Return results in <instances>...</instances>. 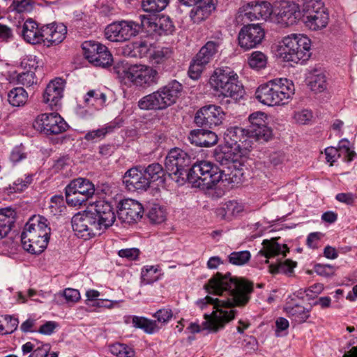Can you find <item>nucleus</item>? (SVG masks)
I'll list each match as a JSON object with an SVG mask.
<instances>
[{"mask_svg": "<svg viewBox=\"0 0 357 357\" xmlns=\"http://www.w3.org/2000/svg\"><path fill=\"white\" fill-rule=\"evenodd\" d=\"M120 76L134 85L141 87H149L156 84L159 75L157 70L151 66L144 64H134L123 66L118 70Z\"/></svg>", "mask_w": 357, "mask_h": 357, "instance_id": "nucleus-9", "label": "nucleus"}, {"mask_svg": "<svg viewBox=\"0 0 357 357\" xmlns=\"http://www.w3.org/2000/svg\"><path fill=\"white\" fill-rule=\"evenodd\" d=\"M63 296L68 303H76L81 298L79 291L73 288L65 289L63 291Z\"/></svg>", "mask_w": 357, "mask_h": 357, "instance_id": "nucleus-57", "label": "nucleus"}, {"mask_svg": "<svg viewBox=\"0 0 357 357\" xmlns=\"http://www.w3.org/2000/svg\"><path fill=\"white\" fill-rule=\"evenodd\" d=\"M42 33H43V42L47 41L51 45H57L65 38L67 29L63 24H50L42 26Z\"/></svg>", "mask_w": 357, "mask_h": 357, "instance_id": "nucleus-25", "label": "nucleus"}, {"mask_svg": "<svg viewBox=\"0 0 357 357\" xmlns=\"http://www.w3.org/2000/svg\"><path fill=\"white\" fill-rule=\"evenodd\" d=\"M139 20L141 22L140 24H139L140 30L142 29L155 30L158 27V17L155 16L141 15L139 16Z\"/></svg>", "mask_w": 357, "mask_h": 357, "instance_id": "nucleus-53", "label": "nucleus"}, {"mask_svg": "<svg viewBox=\"0 0 357 357\" xmlns=\"http://www.w3.org/2000/svg\"><path fill=\"white\" fill-rule=\"evenodd\" d=\"M325 155L326 161L329 162L331 165H333V163L341 156L340 150L333 146L327 147L325 149Z\"/></svg>", "mask_w": 357, "mask_h": 357, "instance_id": "nucleus-60", "label": "nucleus"}, {"mask_svg": "<svg viewBox=\"0 0 357 357\" xmlns=\"http://www.w3.org/2000/svg\"><path fill=\"white\" fill-rule=\"evenodd\" d=\"M33 126L45 135H58L66 131L68 126L59 114L50 113L38 116Z\"/></svg>", "mask_w": 357, "mask_h": 357, "instance_id": "nucleus-14", "label": "nucleus"}, {"mask_svg": "<svg viewBox=\"0 0 357 357\" xmlns=\"http://www.w3.org/2000/svg\"><path fill=\"white\" fill-rule=\"evenodd\" d=\"M82 49L85 58L95 66L106 68L112 65V55L106 46L94 41H85Z\"/></svg>", "mask_w": 357, "mask_h": 357, "instance_id": "nucleus-13", "label": "nucleus"}, {"mask_svg": "<svg viewBox=\"0 0 357 357\" xmlns=\"http://www.w3.org/2000/svg\"><path fill=\"white\" fill-rule=\"evenodd\" d=\"M51 346L50 344H34L27 342L22 347L23 354L31 353L28 357H48Z\"/></svg>", "mask_w": 357, "mask_h": 357, "instance_id": "nucleus-31", "label": "nucleus"}, {"mask_svg": "<svg viewBox=\"0 0 357 357\" xmlns=\"http://www.w3.org/2000/svg\"><path fill=\"white\" fill-rule=\"evenodd\" d=\"M34 6L33 0H13L11 7L19 13H31Z\"/></svg>", "mask_w": 357, "mask_h": 357, "instance_id": "nucleus-47", "label": "nucleus"}, {"mask_svg": "<svg viewBox=\"0 0 357 357\" xmlns=\"http://www.w3.org/2000/svg\"><path fill=\"white\" fill-rule=\"evenodd\" d=\"M139 31V24L133 21H121L109 24L105 29V36L112 42H124L136 36Z\"/></svg>", "mask_w": 357, "mask_h": 357, "instance_id": "nucleus-12", "label": "nucleus"}, {"mask_svg": "<svg viewBox=\"0 0 357 357\" xmlns=\"http://www.w3.org/2000/svg\"><path fill=\"white\" fill-rule=\"evenodd\" d=\"M205 289L208 294L225 298L219 299L206 296L197 301L202 310L212 305V312L204 314L203 326L204 329L216 333L234 319L236 310L234 307H243L248 303L253 286L243 279L232 277L229 273L225 275L217 273L208 280Z\"/></svg>", "mask_w": 357, "mask_h": 357, "instance_id": "nucleus-1", "label": "nucleus"}, {"mask_svg": "<svg viewBox=\"0 0 357 357\" xmlns=\"http://www.w3.org/2000/svg\"><path fill=\"white\" fill-rule=\"evenodd\" d=\"M222 45V38L221 37H217L213 40H210L199 50L195 58H197L201 63L207 65L215 58Z\"/></svg>", "mask_w": 357, "mask_h": 357, "instance_id": "nucleus-24", "label": "nucleus"}, {"mask_svg": "<svg viewBox=\"0 0 357 357\" xmlns=\"http://www.w3.org/2000/svg\"><path fill=\"white\" fill-rule=\"evenodd\" d=\"M26 158L24 149L22 146L15 147L10 155V160L14 162H18Z\"/></svg>", "mask_w": 357, "mask_h": 357, "instance_id": "nucleus-62", "label": "nucleus"}, {"mask_svg": "<svg viewBox=\"0 0 357 357\" xmlns=\"http://www.w3.org/2000/svg\"><path fill=\"white\" fill-rule=\"evenodd\" d=\"M305 26L312 31H319L326 28L329 22V14L326 10H318L315 15L303 20Z\"/></svg>", "mask_w": 357, "mask_h": 357, "instance_id": "nucleus-30", "label": "nucleus"}, {"mask_svg": "<svg viewBox=\"0 0 357 357\" xmlns=\"http://www.w3.org/2000/svg\"><path fill=\"white\" fill-rule=\"evenodd\" d=\"M310 89L315 93H321L327 88L326 77L324 73L312 74L308 84Z\"/></svg>", "mask_w": 357, "mask_h": 357, "instance_id": "nucleus-39", "label": "nucleus"}, {"mask_svg": "<svg viewBox=\"0 0 357 357\" xmlns=\"http://www.w3.org/2000/svg\"><path fill=\"white\" fill-rule=\"evenodd\" d=\"M94 192V185L89 180L84 178L74 179L66 188V202L72 206H80L91 198Z\"/></svg>", "mask_w": 357, "mask_h": 357, "instance_id": "nucleus-11", "label": "nucleus"}, {"mask_svg": "<svg viewBox=\"0 0 357 357\" xmlns=\"http://www.w3.org/2000/svg\"><path fill=\"white\" fill-rule=\"evenodd\" d=\"M277 53L284 61L303 63L311 56V40L303 34L291 33L284 36L279 43Z\"/></svg>", "mask_w": 357, "mask_h": 357, "instance_id": "nucleus-5", "label": "nucleus"}, {"mask_svg": "<svg viewBox=\"0 0 357 357\" xmlns=\"http://www.w3.org/2000/svg\"><path fill=\"white\" fill-rule=\"evenodd\" d=\"M148 218L152 223L160 224L166 219V212L158 204H154L149 211Z\"/></svg>", "mask_w": 357, "mask_h": 357, "instance_id": "nucleus-43", "label": "nucleus"}, {"mask_svg": "<svg viewBox=\"0 0 357 357\" xmlns=\"http://www.w3.org/2000/svg\"><path fill=\"white\" fill-rule=\"evenodd\" d=\"M301 10L299 2L282 1L275 10V22L282 26H289L301 19Z\"/></svg>", "mask_w": 357, "mask_h": 357, "instance_id": "nucleus-15", "label": "nucleus"}, {"mask_svg": "<svg viewBox=\"0 0 357 357\" xmlns=\"http://www.w3.org/2000/svg\"><path fill=\"white\" fill-rule=\"evenodd\" d=\"M28 94L22 87L14 88L8 94L9 103L14 107L24 105L26 102Z\"/></svg>", "mask_w": 357, "mask_h": 357, "instance_id": "nucleus-38", "label": "nucleus"}, {"mask_svg": "<svg viewBox=\"0 0 357 357\" xmlns=\"http://www.w3.org/2000/svg\"><path fill=\"white\" fill-rule=\"evenodd\" d=\"M154 317L159 322L165 323L172 317V312L169 309H160L154 314Z\"/></svg>", "mask_w": 357, "mask_h": 357, "instance_id": "nucleus-63", "label": "nucleus"}, {"mask_svg": "<svg viewBox=\"0 0 357 357\" xmlns=\"http://www.w3.org/2000/svg\"><path fill=\"white\" fill-rule=\"evenodd\" d=\"M16 217V212L10 207L0 209V239L10 231Z\"/></svg>", "mask_w": 357, "mask_h": 357, "instance_id": "nucleus-28", "label": "nucleus"}, {"mask_svg": "<svg viewBox=\"0 0 357 357\" xmlns=\"http://www.w3.org/2000/svg\"><path fill=\"white\" fill-rule=\"evenodd\" d=\"M222 179L220 169L211 162L202 160L190 169L186 180L195 188L211 189Z\"/></svg>", "mask_w": 357, "mask_h": 357, "instance_id": "nucleus-8", "label": "nucleus"}, {"mask_svg": "<svg viewBox=\"0 0 357 357\" xmlns=\"http://www.w3.org/2000/svg\"><path fill=\"white\" fill-rule=\"evenodd\" d=\"M116 220L114 207L105 200H98L83 213L72 218L75 234L84 240L90 239L111 227Z\"/></svg>", "mask_w": 357, "mask_h": 357, "instance_id": "nucleus-2", "label": "nucleus"}, {"mask_svg": "<svg viewBox=\"0 0 357 357\" xmlns=\"http://www.w3.org/2000/svg\"><path fill=\"white\" fill-rule=\"evenodd\" d=\"M190 163L191 157L188 153L179 148H174L167 155L165 165L168 174L176 182L182 184L187 178Z\"/></svg>", "mask_w": 357, "mask_h": 357, "instance_id": "nucleus-10", "label": "nucleus"}, {"mask_svg": "<svg viewBox=\"0 0 357 357\" xmlns=\"http://www.w3.org/2000/svg\"><path fill=\"white\" fill-rule=\"evenodd\" d=\"M312 112L307 109L296 111L294 114V119L301 125L307 124L312 119Z\"/></svg>", "mask_w": 357, "mask_h": 357, "instance_id": "nucleus-54", "label": "nucleus"}, {"mask_svg": "<svg viewBox=\"0 0 357 357\" xmlns=\"http://www.w3.org/2000/svg\"><path fill=\"white\" fill-rule=\"evenodd\" d=\"M248 120L250 122V126H249L248 129L259 128L260 126H263L264 125L268 124V123H267L268 116L263 112H253L252 114H251L249 116Z\"/></svg>", "mask_w": 357, "mask_h": 357, "instance_id": "nucleus-46", "label": "nucleus"}, {"mask_svg": "<svg viewBox=\"0 0 357 357\" xmlns=\"http://www.w3.org/2000/svg\"><path fill=\"white\" fill-rule=\"evenodd\" d=\"M296 262L289 259H286L284 262L278 261L277 264H272L269 266V271L272 274L280 272L291 271L296 266Z\"/></svg>", "mask_w": 357, "mask_h": 357, "instance_id": "nucleus-45", "label": "nucleus"}, {"mask_svg": "<svg viewBox=\"0 0 357 357\" xmlns=\"http://www.w3.org/2000/svg\"><path fill=\"white\" fill-rule=\"evenodd\" d=\"M248 130L249 138L252 139V146L255 142H259V143L267 142L273 137V131L268 126V124Z\"/></svg>", "mask_w": 357, "mask_h": 357, "instance_id": "nucleus-34", "label": "nucleus"}, {"mask_svg": "<svg viewBox=\"0 0 357 357\" xmlns=\"http://www.w3.org/2000/svg\"><path fill=\"white\" fill-rule=\"evenodd\" d=\"M107 100L106 95L100 90H90L84 98V103L86 107H93L98 110L103 107Z\"/></svg>", "mask_w": 357, "mask_h": 357, "instance_id": "nucleus-32", "label": "nucleus"}, {"mask_svg": "<svg viewBox=\"0 0 357 357\" xmlns=\"http://www.w3.org/2000/svg\"><path fill=\"white\" fill-rule=\"evenodd\" d=\"M265 31L259 24H250L243 26L238 36L239 46L245 50L255 48L261 43Z\"/></svg>", "mask_w": 357, "mask_h": 357, "instance_id": "nucleus-16", "label": "nucleus"}, {"mask_svg": "<svg viewBox=\"0 0 357 357\" xmlns=\"http://www.w3.org/2000/svg\"><path fill=\"white\" fill-rule=\"evenodd\" d=\"M222 181L228 183H239L242 181L243 172L241 169H237L236 163L220 169Z\"/></svg>", "mask_w": 357, "mask_h": 357, "instance_id": "nucleus-37", "label": "nucleus"}, {"mask_svg": "<svg viewBox=\"0 0 357 357\" xmlns=\"http://www.w3.org/2000/svg\"><path fill=\"white\" fill-rule=\"evenodd\" d=\"M206 66V65L204 63H201V62L199 61L198 59L195 57L189 67V77L195 80L199 79Z\"/></svg>", "mask_w": 357, "mask_h": 357, "instance_id": "nucleus-52", "label": "nucleus"}, {"mask_svg": "<svg viewBox=\"0 0 357 357\" xmlns=\"http://www.w3.org/2000/svg\"><path fill=\"white\" fill-rule=\"evenodd\" d=\"M188 139L192 144L195 146L210 147L217 144L218 138L214 132L197 129L190 132Z\"/></svg>", "mask_w": 357, "mask_h": 357, "instance_id": "nucleus-23", "label": "nucleus"}, {"mask_svg": "<svg viewBox=\"0 0 357 357\" xmlns=\"http://www.w3.org/2000/svg\"><path fill=\"white\" fill-rule=\"evenodd\" d=\"M18 84L26 86H30L36 82L35 75L33 72H24L17 76Z\"/></svg>", "mask_w": 357, "mask_h": 357, "instance_id": "nucleus-55", "label": "nucleus"}, {"mask_svg": "<svg viewBox=\"0 0 357 357\" xmlns=\"http://www.w3.org/2000/svg\"><path fill=\"white\" fill-rule=\"evenodd\" d=\"M144 174H146V178L149 181V187L151 183L158 182L162 184L165 182V171L159 163H153L147 167H144Z\"/></svg>", "mask_w": 357, "mask_h": 357, "instance_id": "nucleus-35", "label": "nucleus"}, {"mask_svg": "<svg viewBox=\"0 0 357 357\" xmlns=\"http://www.w3.org/2000/svg\"><path fill=\"white\" fill-rule=\"evenodd\" d=\"M209 84L219 97L237 100L244 93L238 75L228 67L216 68L210 77Z\"/></svg>", "mask_w": 357, "mask_h": 357, "instance_id": "nucleus-6", "label": "nucleus"}, {"mask_svg": "<svg viewBox=\"0 0 357 357\" xmlns=\"http://www.w3.org/2000/svg\"><path fill=\"white\" fill-rule=\"evenodd\" d=\"M123 183L130 191L146 190L149 188L146 174H144V167L142 166L133 167L127 170L123 177Z\"/></svg>", "mask_w": 357, "mask_h": 357, "instance_id": "nucleus-20", "label": "nucleus"}, {"mask_svg": "<svg viewBox=\"0 0 357 357\" xmlns=\"http://www.w3.org/2000/svg\"><path fill=\"white\" fill-rule=\"evenodd\" d=\"M158 26L166 33H172L174 28L172 22L167 16L158 18Z\"/></svg>", "mask_w": 357, "mask_h": 357, "instance_id": "nucleus-58", "label": "nucleus"}, {"mask_svg": "<svg viewBox=\"0 0 357 357\" xmlns=\"http://www.w3.org/2000/svg\"><path fill=\"white\" fill-rule=\"evenodd\" d=\"M293 82L286 78L271 79L261 84L255 92L256 98L268 106L288 104L294 94Z\"/></svg>", "mask_w": 357, "mask_h": 357, "instance_id": "nucleus-4", "label": "nucleus"}, {"mask_svg": "<svg viewBox=\"0 0 357 357\" xmlns=\"http://www.w3.org/2000/svg\"><path fill=\"white\" fill-rule=\"evenodd\" d=\"M143 212L142 205L136 200L127 199L120 203L119 215L123 222H135L142 218Z\"/></svg>", "mask_w": 357, "mask_h": 357, "instance_id": "nucleus-21", "label": "nucleus"}, {"mask_svg": "<svg viewBox=\"0 0 357 357\" xmlns=\"http://www.w3.org/2000/svg\"><path fill=\"white\" fill-rule=\"evenodd\" d=\"M172 55L171 48L164 47L155 50L151 54L150 59L154 64H162L168 60Z\"/></svg>", "mask_w": 357, "mask_h": 357, "instance_id": "nucleus-42", "label": "nucleus"}, {"mask_svg": "<svg viewBox=\"0 0 357 357\" xmlns=\"http://www.w3.org/2000/svg\"><path fill=\"white\" fill-rule=\"evenodd\" d=\"M22 36L24 40L30 44L35 45L43 42L42 26L39 28L38 24L32 19H29L24 22Z\"/></svg>", "mask_w": 357, "mask_h": 357, "instance_id": "nucleus-26", "label": "nucleus"}, {"mask_svg": "<svg viewBox=\"0 0 357 357\" xmlns=\"http://www.w3.org/2000/svg\"><path fill=\"white\" fill-rule=\"evenodd\" d=\"M215 158L217 162H218L221 165L225 166V167L235 163L234 158L232 157V153L222 149L215 150Z\"/></svg>", "mask_w": 357, "mask_h": 357, "instance_id": "nucleus-50", "label": "nucleus"}, {"mask_svg": "<svg viewBox=\"0 0 357 357\" xmlns=\"http://www.w3.org/2000/svg\"><path fill=\"white\" fill-rule=\"evenodd\" d=\"M263 250L259 252L266 258H271L282 255L284 257L289 252V248L286 244H280L275 239L264 240L262 243Z\"/></svg>", "mask_w": 357, "mask_h": 357, "instance_id": "nucleus-27", "label": "nucleus"}, {"mask_svg": "<svg viewBox=\"0 0 357 357\" xmlns=\"http://www.w3.org/2000/svg\"><path fill=\"white\" fill-rule=\"evenodd\" d=\"M273 11V7L268 1H251L239 8L240 15L250 21L267 20Z\"/></svg>", "mask_w": 357, "mask_h": 357, "instance_id": "nucleus-17", "label": "nucleus"}, {"mask_svg": "<svg viewBox=\"0 0 357 357\" xmlns=\"http://www.w3.org/2000/svg\"><path fill=\"white\" fill-rule=\"evenodd\" d=\"M289 315L292 316L297 322H304L310 317L309 310L301 305H295L288 310Z\"/></svg>", "mask_w": 357, "mask_h": 357, "instance_id": "nucleus-49", "label": "nucleus"}, {"mask_svg": "<svg viewBox=\"0 0 357 357\" xmlns=\"http://www.w3.org/2000/svg\"><path fill=\"white\" fill-rule=\"evenodd\" d=\"M169 3V0H143L142 6L147 13H158L163 10Z\"/></svg>", "mask_w": 357, "mask_h": 357, "instance_id": "nucleus-40", "label": "nucleus"}, {"mask_svg": "<svg viewBox=\"0 0 357 357\" xmlns=\"http://www.w3.org/2000/svg\"><path fill=\"white\" fill-rule=\"evenodd\" d=\"M302 2L301 15L303 20L307 18L310 15H315L318 10H326L324 3L321 0H296Z\"/></svg>", "mask_w": 357, "mask_h": 357, "instance_id": "nucleus-36", "label": "nucleus"}, {"mask_svg": "<svg viewBox=\"0 0 357 357\" xmlns=\"http://www.w3.org/2000/svg\"><path fill=\"white\" fill-rule=\"evenodd\" d=\"M1 319L5 323V328H6V332L10 334L15 331L18 326L19 321L17 318L13 317L10 315L2 316Z\"/></svg>", "mask_w": 357, "mask_h": 357, "instance_id": "nucleus-59", "label": "nucleus"}, {"mask_svg": "<svg viewBox=\"0 0 357 357\" xmlns=\"http://www.w3.org/2000/svg\"><path fill=\"white\" fill-rule=\"evenodd\" d=\"M158 268L153 266H145L142 271V282L144 284H152L158 280L156 275Z\"/></svg>", "mask_w": 357, "mask_h": 357, "instance_id": "nucleus-48", "label": "nucleus"}, {"mask_svg": "<svg viewBox=\"0 0 357 357\" xmlns=\"http://www.w3.org/2000/svg\"><path fill=\"white\" fill-rule=\"evenodd\" d=\"M149 51V45L144 43L141 42L139 43H137L135 45L133 52L135 56H139L140 58L144 57L147 55Z\"/></svg>", "mask_w": 357, "mask_h": 357, "instance_id": "nucleus-64", "label": "nucleus"}, {"mask_svg": "<svg viewBox=\"0 0 357 357\" xmlns=\"http://www.w3.org/2000/svg\"><path fill=\"white\" fill-rule=\"evenodd\" d=\"M63 206V197L62 195H54L50 199V208L54 215L61 211Z\"/></svg>", "mask_w": 357, "mask_h": 357, "instance_id": "nucleus-56", "label": "nucleus"}, {"mask_svg": "<svg viewBox=\"0 0 357 357\" xmlns=\"http://www.w3.org/2000/svg\"><path fill=\"white\" fill-rule=\"evenodd\" d=\"M243 210V206L236 201H229L225 204L218 209L217 214L222 219L230 220L231 218L238 215Z\"/></svg>", "mask_w": 357, "mask_h": 357, "instance_id": "nucleus-33", "label": "nucleus"}, {"mask_svg": "<svg viewBox=\"0 0 357 357\" xmlns=\"http://www.w3.org/2000/svg\"><path fill=\"white\" fill-rule=\"evenodd\" d=\"M182 89V85L178 82L172 80L156 91L142 98L138 102V106L144 110L165 109L176 102Z\"/></svg>", "mask_w": 357, "mask_h": 357, "instance_id": "nucleus-7", "label": "nucleus"}, {"mask_svg": "<svg viewBox=\"0 0 357 357\" xmlns=\"http://www.w3.org/2000/svg\"><path fill=\"white\" fill-rule=\"evenodd\" d=\"M224 139L229 146H236L239 151H247L252 149V139L249 138L248 130L238 126L227 129Z\"/></svg>", "mask_w": 357, "mask_h": 357, "instance_id": "nucleus-18", "label": "nucleus"}, {"mask_svg": "<svg viewBox=\"0 0 357 357\" xmlns=\"http://www.w3.org/2000/svg\"><path fill=\"white\" fill-rule=\"evenodd\" d=\"M120 124L116 121L106 123L102 128L89 131L84 135V139L88 142H98L103 139L107 134L113 132L120 128Z\"/></svg>", "mask_w": 357, "mask_h": 357, "instance_id": "nucleus-29", "label": "nucleus"}, {"mask_svg": "<svg viewBox=\"0 0 357 357\" xmlns=\"http://www.w3.org/2000/svg\"><path fill=\"white\" fill-rule=\"evenodd\" d=\"M251 255L248 250L233 252L228 256V261L233 265L243 266L250 259Z\"/></svg>", "mask_w": 357, "mask_h": 357, "instance_id": "nucleus-44", "label": "nucleus"}, {"mask_svg": "<svg viewBox=\"0 0 357 357\" xmlns=\"http://www.w3.org/2000/svg\"><path fill=\"white\" fill-rule=\"evenodd\" d=\"M248 64L252 69L264 68L267 64V56L262 52L255 51L248 58Z\"/></svg>", "mask_w": 357, "mask_h": 357, "instance_id": "nucleus-41", "label": "nucleus"}, {"mask_svg": "<svg viewBox=\"0 0 357 357\" xmlns=\"http://www.w3.org/2000/svg\"><path fill=\"white\" fill-rule=\"evenodd\" d=\"M225 112L221 107L209 105L199 109L195 116V122L198 126L209 128L219 126L225 118Z\"/></svg>", "mask_w": 357, "mask_h": 357, "instance_id": "nucleus-19", "label": "nucleus"}, {"mask_svg": "<svg viewBox=\"0 0 357 357\" xmlns=\"http://www.w3.org/2000/svg\"><path fill=\"white\" fill-rule=\"evenodd\" d=\"M195 5V6L191 10L190 14V18L194 23H199L209 17L210 14L202 6H199L198 3Z\"/></svg>", "mask_w": 357, "mask_h": 357, "instance_id": "nucleus-51", "label": "nucleus"}, {"mask_svg": "<svg viewBox=\"0 0 357 357\" xmlns=\"http://www.w3.org/2000/svg\"><path fill=\"white\" fill-rule=\"evenodd\" d=\"M65 82L61 78L52 80L43 93V101L50 107L57 106L63 96Z\"/></svg>", "mask_w": 357, "mask_h": 357, "instance_id": "nucleus-22", "label": "nucleus"}, {"mask_svg": "<svg viewBox=\"0 0 357 357\" xmlns=\"http://www.w3.org/2000/svg\"><path fill=\"white\" fill-rule=\"evenodd\" d=\"M47 218L33 215L25 225L21 235L23 248L27 252L38 255L47 248L51 229Z\"/></svg>", "mask_w": 357, "mask_h": 357, "instance_id": "nucleus-3", "label": "nucleus"}, {"mask_svg": "<svg viewBox=\"0 0 357 357\" xmlns=\"http://www.w3.org/2000/svg\"><path fill=\"white\" fill-rule=\"evenodd\" d=\"M118 254L121 257L133 260L137 258L139 251L137 248H126L120 250Z\"/></svg>", "mask_w": 357, "mask_h": 357, "instance_id": "nucleus-61", "label": "nucleus"}]
</instances>
